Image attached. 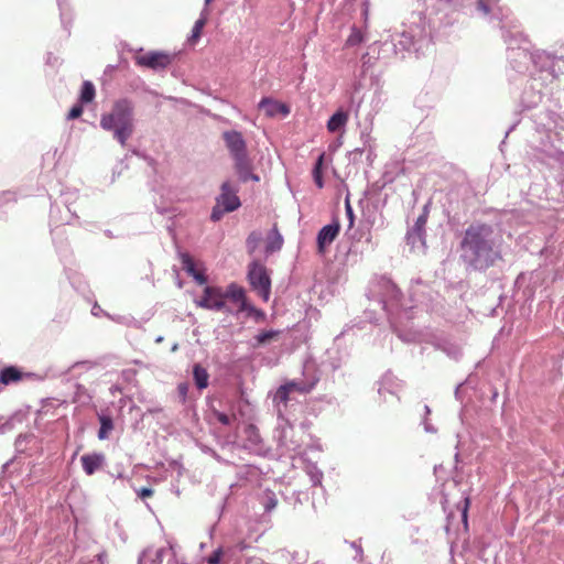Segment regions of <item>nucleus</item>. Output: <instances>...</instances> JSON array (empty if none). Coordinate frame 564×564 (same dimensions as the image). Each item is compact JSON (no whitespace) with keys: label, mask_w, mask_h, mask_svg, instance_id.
Segmentation results:
<instances>
[{"label":"nucleus","mask_w":564,"mask_h":564,"mask_svg":"<svg viewBox=\"0 0 564 564\" xmlns=\"http://www.w3.org/2000/svg\"><path fill=\"white\" fill-rule=\"evenodd\" d=\"M226 213H230V212L229 210H224L223 206H220V205H218L216 203L215 206L212 209V213H210V220L214 221V223H217V221H219L223 218V216Z\"/></svg>","instance_id":"obj_44"},{"label":"nucleus","mask_w":564,"mask_h":564,"mask_svg":"<svg viewBox=\"0 0 564 564\" xmlns=\"http://www.w3.org/2000/svg\"><path fill=\"white\" fill-rule=\"evenodd\" d=\"M106 456L104 453L94 452L85 454L80 457L82 466L86 475H94L105 464Z\"/></svg>","instance_id":"obj_22"},{"label":"nucleus","mask_w":564,"mask_h":564,"mask_svg":"<svg viewBox=\"0 0 564 564\" xmlns=\"http://www.w3.org/2000/svg\"><path fill=\"white\" fill-rule=\"evenodd\" d=\"M247 280L251 290L268 302L271 295V278L267 268L258 260H253L248 265Z\"/></svg>","instance_id":"obj_6"},{"label":"nucleus","mask_w":564,"mask_h":564,"mask_svg":"<svg viewBox=\"0 0 564 564\" xmlns=\"http://www.w3.org/2000/svg\"><path fill=\"white\" fill-rule=\"evenodd\" d=\"M362 15H364L365 22H367L368 15H369V0H365L362 2Z\"/></svg>","instance_id":"obj_57"},{"label":"nucleus","mask_w":564,"mask_h":564,"mask_svg":"<svg viewBox=\"0 0 564 564\" xmlns=\"http://www.w3.org/2000/svg\"><path fill=\"white\" fill-rule=\"evenodd\" d=\"M193 379L196 388L198 390H204L209 384V375L200 364H195L193 366Z\"/></svg>","instance_id":"obj_25"},{"label":"nucleus","mask_w":564,"mask_h":564,"mask_svg":"<svg viewBox=\"0 0 564 564\" xmlns=\"http://www.w3.org/2000/svg\"><path fill=\"white\" fill-rule=\"evenodd\" d=\"M133 102L128 98H121L115 101L110 112L101 115L100 118V127L111 131L122 147L133 133Z\"/></svg>","instance_id":"obj_2"},{"label":"nucleus","mask_w":564,"mask_h":564,"mask_svg":"<svg viewBox=\"0 0 564 564\" xmlns=\"http://www.w3.org/2000/svg\"><path fill=\"white\" fill-rule=\"evenodd\" d=\"M258 108L260 110H263L265 116L270 118L275 117L278 115L286 117L291 111L290 107L286 104L280 102L271 97H263L259 101Z\"/></svg>","instance_id":"obj_20"},{"label":"nucleus","mask_w":564,"mask_h":564,"mask_svg":"<svg viewBox=\"0 0 564 564\" xmlns=\"http://www.w3.org/2000/svg\"><path fill=\"white\" fill-rule=\"evenodd\" d=\"M207 17H206V9H204L200 13V17L196 20L194 23V26L192 29L191 35L188 36V42L194 43L196 42L200 34L204 25L206 24Z\"/></svg>","instance_id":"obj_33"},{"label":"nucleus","mask_w":564,"mask_h":564,"mask_svg":"<svg viewBox=\"0 0 564 564\" xmlns=\"http://www.w3.org/2000/svg\"><path fill=\"white\" fill-rule=\"evenodd\" d=\"M117 68V66L115 65H108L106 68H105V75H110L115 69Z\"/></svg>","instance_id":"obj_60"},{"label":"nucleus","mask_w":564,"mask_h":564,"mask_svg":"<svg viewBox=\"0 0 564 564\" xmlns=\"http://www.w3.org/2000/svg\"><path fill=\"white\" fill-rule=\"evenodd\" d=\"M213 415L218 420V422H220L223 425H230L231 423V419L229 417V415H227L226 413L224 412H220L218 410H213Z\"/></svg>","instance_id":"obj_51"},{"label":"nucleus","mask_w":564,"mask_h":564,"mask_svg":"<svg viewBox=\"0 0 564 564\" xmlns=\"http://www.w3.org/2000/svg\"><path fill=\"white\" fill-rule=\"evenodd\" d=\"M189 384L187 382H181L177 384V393L182 403H185L187 400Z\"/></svg>","instance_id":"obj_48"},{"label":"nucleus","mask_w":564,"mask_h":564,"mask_svg":"<svg viewBox=\"0 0 564 564\" xmlns=\"http://www.w3.org/2000/svg\"><path fill=\"white\" fill-rule=\"evenodd\" d=\"M260 502L263 506L265 512H271L276 507L278 499L272 490L267 489L263 491L260 498Z\"/></svg>","instance_id":"obj_36"},{"label":"nucleus","mask_w":564,"mask_h":564,"mask_svg":"<svg viewBox=\"0 0 564 564\" xmlns=\"http://www.w3.org/2000/svg\"><path fill=\"white\" fill-rule=\"evenodd\" d=\"M234 167L238 175V178L241 183H247L248 181L260 182V176L252 172V162L247 154L240 155L238 158H234Z\"/></svg>","instance_id":"obj_16"},{"label":"nucleus","mask_w":564,"mask_h":564,"mask_svg":"<svg viewBox=\"0 0 564 564\" xmlns=\"http://www.w3.org/2000/svg\"><path fill=\"white\" fill-rule=\"evenodd\" d=\"M458 252L467 271L486 272L502 260L501 237L491 224L473 221L462 235Z\"/></svg>","instance_id":"obj_1"},{"label":"nucleus","mask_w":564,"mask_h":564,"mask_svg":"<svg viewBox=\"0 0 564 564\" xmlns=\"http://www.w3.org/2000/svg\"><path fill=\"white\" fill-rule=\"evenodd\" d=\"M307 473H308L312 486L316 487L322 484L323 471L321 469H318L316 465L310 466Z\"/></svg>","instance_id":"obj_42"},{"label":"nucleus","mask_w":564,"mask_h":564,"mask_svg":"<svg viewBox=\"0 0 564 564\" xmlns=\"http://www.w3.org/2000/svg\"><path fill=\"white\" fill-rule=\"evenodd\" d=\"M405 240L412 249H426V230L412 226L408 229Z\"/></svg>","instance_id":"obj_23"},{"label":"nucleus","mask_w":564,"mask_h":564,"mask_svg":"<svg viewBox=\"0 0 564 564\" xmlns=\"http://www.w3.org/2000/svg\"><path fill=\"white\" fill-rule=\"evenodd\" d=\"M23 462L18 456L12 457L2 465L0 475V489L4 494H10L13 490L11 480L15 476H20L22 471Z\"/></svg>","instance_id":"obj_11"},{"label":"nucleus","mask_w":564,"mask_h":564,"mask_svg":"<svg viewBox=\"0 0 564 564\" xmlns=\"http://www.w3.org/2000/svg\"><path fill=\"white\" fill-rule=\"evenodd\" d=\"M308 492L303 490H293L290 496L285 497V500L293 507L296 508L297 506L303 505L305 501L308 500Z\"/></svg>","instance_id":"obj_37"},{"label":"nucleus","mask_w":564,"mask_h":564,"mask_svg":"<svg viewBox=\"0 0 564 564\" xmlns=\"http://www.w3.org/2000/svg\"><path fill=\"white\" fill-rule=\"evenodd\" d=\"M172 63V56L164 52L151 51L145 55L137 56L135 64L153 70L165 69Z\"/></svg>","instance_id":"obj_12"},{"label":"nucleus","mask_w":564,"mask_h":564,"mask_svg":"<svg viewBox=\"0 0 564 564\" xmlns=\"http://www.w3.org/2000/svg\"><path fill=\"white\" fill-rule=\"evenodd\" d=\"M542 98L543 94L535 87L534 80L529 79L520 97V106L522 110H531L542 101Z\"/></svg>","instance_id":"obj_18"},{"label":"nucleus","mask_w":564,"mask_h":564,"mask_svg":"<svg viewBox=\"0 0 564 564\" xmlns=\"http://www.w3.org/2000/svg\"><path fill=\"white\" fill-rule=\"evenodd\" d=\"M519 122H520V120H517L513 124H511V126L509 127V129H508V130H507V132H506V137H507V135H508L512 130H514V128L518 126V123H519Z\"/></svg>","instance_id":"obj_63"},{"label":"nucleus","mask_w":564,"mask_h":564,"mask_svg":"<svg viewBox=\"0 0 564 564\" xmlns=\"http://www.w3.org/2000/svg\"><path fill=\"white\" fill-rule=\"evenodd\" d=\"M96 96L95 86L91 82L85 80L82 85L79 101L80 104H89Z\"/></svg>","instance_id":"obj_32"},{"label":"nucleus","mask_w":564,"mask_h":564,"mask_svg":"<svg viewBox=\"0 0 564 564\" xmlns=\"http://www.w3.org/2000/svg\"><path fill=\"white\" fill-rule=\"evenodd\" d=\"M100 427L98 431V438L100 441L107 440L109 437V433L113 430V420L110 415L99 414L98 415Z\"/></svg>","instance_id":"obj_30"},{"label":"nucleus","mask_w":564,"mask_h":564,"mask_svg":"<svg viewBox=\"0 0 564 564\" xmlns=\"http://www.w3.org/2000/svg\"><path fill=\"white\" fill-rule=\"evenodd\" d=\"M429 214H430V205L429 204H425L422 208V213L420 215H424L426 217H429Z\"/></svg>","instance_id":"obj_61"},{"label":"nucleus","mask_w":564,"mask_h":564,"mask_svg":"<svg viewBox=\"0 0 564 564\" xmlns=\"http://www.w3.org/2000/svg\"><path fill=\"white\" fill-rule=\"evenodd\" d=\"M149 553L144 556V560H148L149 564H162L163 557L165 554V549L161 547L153 552L152 549H148Z\"/></svg>","instance_id":"obj_40"},{"label":"nucleus","mask_w":564,"mask_h":564,"mask_svg":"<svg viewBox=\"0 0 564 564\" xmlns=\"http://www.w3.org/2000/svg\"><path fill=\"white\" fill-rule=\"evenodd\" d=\"M540 154H543L544 156H546L547 164H544L545 166H547L550 169L554 167L551 164V161H553V162L557 163L558 167L562 171H564V151L563 150L555 148L552 152H546L545 150L542 149V151H540Z\"/></svg>","instance_id":"obj_29"},{"label":"nucleus","mask_w":564,"mask_h":564,"mask_svg":"<svg viewBox=\"0 0 564 564\" xmlns=\"http://www.w3.org/2000/svg\"><path fill=\"white\" fill-rule=\"evenodd\" d=\"M79 365H87L88 367H91L94 364L91 361H82V362H75L73 367L79 366Z\"/></svg>","instance_id":"obj_64"},{"label":"nucleus","mask_w":564,"mask_h":564,"mask_svg":"<svg viewBox=\"0 0 564 564\" xmlns=\"http://www.w3.org/2000/svg\"><path fill=\"white\" fill-rule=\"evenodd\" d=\"M362 41H364L362 32L360 31L359 28H357L356 25H352L350 29V34L348 35V37L346 40V46H349V47L357 46L360 43H362Z\"/></svg>","instance_id":"obj_38"},{"label":"nucleus","mask_w":564,"mask_h":564,"mask_svg":"<svg viewBox=\"0 0 564 564\" xmlns=\"http://www.w3.org/2000/svg\"><path fill=\"white\" fill-rule=\"evenodd\" d=\"M427 218L429 217H426L424 215H419L413 226H415L417 228L425 229V226H426V223H427Z\"/></svg>","instance_id":"obj_54"},{"label":"nucleus","mask_w":564,"mask_h":564,"mask_svg":"<svg viewBox=\"0 0 564 564\" xmlns=\"http://www.w3.org/2000/svg\"><path fill=\"white\" fill-rule=\"evenodd\" d=\"M375 292L379 296L382 308L389 315L391 323L401 318L402 314L408 319L412 318L410 312L413 307L406 308L402 306V292L390 278L386 275L379 276L375 282Z\"/></svg>","instance_id":"obj_3"},{"label":"nucleus","mask_w":564,"mask_h":564,"mask_svg":"<svg viewBox=\"0 0 564 564\" xmlns=\"http://www.w3.org/2000/svg\"><path fill=\"white\" fill-rule=\"evenodd\" d=\"M282 246H283V237L279 232L276 227H274L269 234L268 242L265 246V251H267V253H272V252L280 250L282 248Z\"/></svg>","instance_id":"obj_28"},{"label":"nucleus","mask_w":564,"mask_h":564,"mask_svg":"<svg viewBox=\"0 0 564 564\" xmlns=\"http://www.w3.org/2000/svg\"><path fill=\"white\" fill-rule=\"evenodd\" d=\"M23 462L18 456L12 457L2 465L0 475V489L4 494H10L13 490L11 480L15 476H20L22 471Z\"/></svg>","instance_id":"obj_10"},{"label":"nucleus","mask_w":564,"mask_h":564,"mask_svg":"<svg viewBox=\"0 0 564 564\" xmlns=\"http://www.w3.org/2000/svg\"><path fill=\"white\" fill-rule=\"evenodd\" d=\"M345 212L349 223L348 227L351 228L354 226L355 215L348 197L345 199Z\"/></svg>","instance_id":"obj_49"},{"label":"nucleus","mask_w":564,"mask_h":564,"mask_svg":"<svg viewBox=\"0 0 564 564\" xmlns=\"http://www.w3.org/2000/svg\"><path fill=\"white\" fill-rule=\"evenodd\" d=\"M33 377H36V375L33 372H22L15 366H7L0 370V383L3 386H9L11 383L19 382L24 378Z\"/></svg>","instance_id":"obj_21"},{"label":"nucleus","mask_w":564,"mask_h":564,"mask_svg":"<svg viewBox=\"0 0 564 564\" xmlns=\"http://www.w3.org/2000/svg\"><path fill=\"white\" fill-rule=\"evenodd\" d=\"M293 392L307 394L311 392L310 386H306L302 379H293L286 381L278 388L273 397V402L275 403L278 412L281 416H283V413L289 414V412L296 413L297 411H303V404L295 401V399L292 397Z\"/></svg>","instance_id":"obj_4"},{"label":"nucleus","mask_w":564,"mask_h":564,"mask_svg":"<svg viewBox=\"0 0 564 564\" xmlns=\"http://www.w3.org/2000/svg\"><path fill=\"white\" fill-rule=\"evenodd\" d=\"M153 492V489L150 487H142L140 490L137 491L138 496L142 499L151 497Z\"/></svg>","instance_id":"obj_53"},{"label":"nucleus","mask_w":564,"mask_h":564,"mask_svg":"<svg viewBox=\"0 0 564 564\" xmlns=\"http://www.w3.org/2000/svg\"><path fill=\"white\" fill-rule=\"evenodd\" d=\"M339 230L340 225L337 219L319 229L316 237L318 254H325L327 247L336 239Z\"/></svg>","instance_id":"obj_15"},{"label":"nucleus","mask_w":564,"mask_h":564,"mask_svg":"<svg viewBox=\"0 0 564 564\" xmlns=\"http://www.w3.org/2000/svg\"><path fill=\"white\" fill-rule=\"evenodd\" d=\"M196 304L203 308L212 311H226L227 313H232L224 301L221 289L217 286H206L202 299L197 301Z\"/></svg>","instance_id":"obj_8"},{"label":"nucleus","mask_w":564,"mask_h":564,"mask_svg":"<svg viewBox=\"0 0 564 564\" xmlns=\"http://www.w3.org/2000/svg\"><path fill=\"white\" fill-rule=\"evenodd\" d=\"M513 40L514 36L509 33L505 36V41L508 43V61L516 73L524 74L533 63V55L527 47L512 46Z\"/></svg>","instance_id":"obj_7"},{"label":"nucleus","mask_w":564,"mask_h":564,"mask_svg":"<svg viewBox=\"0 0 564 564\" xmlns=\"http://www.w3.org/2000/svg\"><path fill=\"white\" fill-rule=\"evenodd\" d=\"M465 384V382H460L456 386V389L454 391V394H455V398L456 400L458 401H463V397H462V388L463 386Z\"/></svg>","instance_id":"obj_56"},{"label":"nucleus","mask_w":564,"mask_h":564,"mask_svg":"<svg viewBox=\"0 0 564 564\" xmlns=\"http://www.w3.org/2000/svg\"><path fill=\"white\" fill-rule=\"evenodd\" d=\"M239 187L232 185L230 181H225L220 185V193L216 197V203L223 206L224 210L235 212L241 206V200L237 195Z\"/></svg>","instance_id":"obj_9"},{"label":"nucleus","mask_w":564,"mask_h":564,"mask_svg":"<svg viewBox=\"0 0 564 564\" xmlns=\"http://www.w3.org/2000/svg\"><path fill=\"white\" fill-rule=\"evenodd\" d=\"M279 419L284 422V425H281V429L275 436L279 449L283 455L299 453L301 448V442L294 437V427L299 421L296 413H283V416L279 414Z\"/></svg>","instance_id":"obj_5"},{"label":"nucleus","mask_w":564,"mask_h":564,"mask_svg":"<svg viewBox=\"0 0 564 564\" xmlns=\"http://www.w3.org/2000/svg\"><path fill=\"white\" fill-rule=\"evenodd\" d=\"M239 312H247L249 316H252L256 322H263L267 317L265 313L253 306L252 304H249L248 302H242L241 305H239Z\"/></svg>","instance_id":"obj_35"},{"label":"nucleus","mask_w":564,"mask_h":564,"mask_svg":"<svg viewBox=\"0 0 564 564\" xmlns=\"http://www.w3.org/2000/svg\"><path fill=\"white\" fill-rule=\"evenodd\" d=\"M223 556V549L218 547L208 556L207 563L208 564H220V560Z\"/></svg>","instance_id":"obj_50"},{"label":"nucleus","mask_w":564,"mask_h":564,"mask_svg":"<svg viewBox=\"0 0 564 564\" xmlns=\"http://www.w3.org/2000/svg\"><path fill=\"white\" fill-rule=\"evenodd\" d=\"M280 333L281 332L276 330V329L263 330L253 337V341L251 343V346L253 348H258L261 345H264V344L269 343L270 340L276 338L280 335Z\"/></svg>","instance_id":"obj_31"},{"label":"nucleus","mask_w":564,"mask_h":564,"mask_svg":"<svg viewBox=\"0 0 564 564\" xmlns=\"http://www.w3.org/2000/svg\"><path fill=\"white\" fill-rule=\"evenodd\" d=\"M391 46L397 56L405 58L412 54L417 57V48H415V42L411 34L403 32L391 41Z\"/></svg>","instance_id":"obj_14"},{"label":"nucleus","mask_w":564,"mask_h":564,"mask_svg":"<svg viewBox=\"0 0 564 564\" xmlns=\"http://www.w3.org/2000/svg\"><path fill=\"white\" fill-rule=\"evenodd\" d=\"M361 138L364 140V147L362 148H356V149H354L352 151L349 152L350 160H352V161H356L357 158L360 156L365 152L367 145L369 147V149H368L369 155L372 154V152H373L371 145L369 144L370 135L366 134V133H362Z\"/></svg>","instance_id":"obj_39"},{"label":"nucleus","mask_w":564,"mask_h":564,"mask_svg":"<svg viewBox=\"0 0 564 564\" xmlns=\"http://www.w3.org/2000/svg\"><path fill=\"white\" fill-rule=\"evenodd\" d=\"M324 156H325L324 153L318 155V158H317V160H316V162L314 164L313 171H312L314 183L316 184V186L318 188H323L324 187V180H323Z\"/></svg>","instance_id":"obj_34"},{"label":"nucleus","mask_w":564,"mask_h":564,"mask_svg":"<svg viewBox=\"0 0 564 564\" xmlns=\"http://www.w3.org/2000/svg\"><path fill=\"white\" fill-rule=\"evenodd\" d=\"M149 553V550H143L138 557V564H144V556H147Z\"/></svg>","instance_id":"obj_59"},{"label":"nucleus","mask_w":564,"mask_h":564,"mask_svg":"<svg viewBox=\"0 0 564 564\" xmlns=\"http://www.w3.org/2000/svg\"><path fill=\"white\" fill-rule=\"evenodd\" d=\"M178 259L182 262L183 270L192 276L195 282L199 285H204L208 282V278L205 270H198L192 256L186 251H177Z\"/></svg>","instance_id":"obj_19"},{"label":"nucleus","mask_w":564,"mask_h":564,"mask_svg":"<svg viewBox=\"0 0 564 564\" xmlns=\"http://www.w3.org/2000/svg\"><path fill=\"white\" fill-rule=\"evenodd\" d=\"M261 240V236L257 232H251L247 238V247L249 249V252H253Z\"/></svg>","instance_id":"obj_45"},{"label":"nucleus","mask_w":564,"mask_h":564,"mask_svg":"<svg viewBox=\"0 0 564 564\" xmlns=\"http://www.w3.org/2000/svg\"><path fill=\"white\" fill-rule=\"evenodd\" d=\"M423 426L426 433H436V429L427 421V417L423 420Z\"/></svg>","instance_id":"obj_55"},{"label":"nucleus","mask_w":564,"mask_h":564,"mask_svg":"<svg viewBox=\"0 0 564 564\" xmlns=\"http://www.w3.org/2000/svg\"><path fill=\"white\" fill-rule=\"evenodd\" d=\"M535 132H536V137H538V135H542V134H544L546 132H550V131L545 130L543 124H536Z\"/></svg>","instance_id":"obj_58"},{"label":"nucleus","mask_w":564,"mask_h":564,"mask_svg":"<svg viewBox=\"0 0 564 564\" xmlns=\"http://www.w3.org/2000/svg\"><path fill=\"white\" fill-rule=\"evenodd\" d=\"M223 294L224 297H228L232 302L239 303L240 305L242 302H247L245 289L234 282L227 286L226 292H223Z\"/></svg>","instance_id":"obj_27"},{"label":"nucleus","mask_w":564,"mask_h":564,"mask_svg":"<svg viewBox=\"0 0 564 564\" xmlns=\"http://www.w3.org/2000/svg\"><path fill=\"white\" fill-rule=\"evenodd\" d=\"M531 160L534 162H539L541 164H547L546 156L540 154V151L545 150L546 152H552L555 148L551 140L550 132H546L542 135H538L535 140L532 141L531 144Z\"/></svg>","instance_id":"obj_17"},{"label":"nucleus","mask_w":564,"mask_h":564,"mask_svg":"<svg viewBox=\"0 0 564 564\" xmlns=\"http://www.w3.org/2000/svg\"><path fill=\"white\" fill-rule=\"evenodd\" d=\"M83 104L77 102L68 111L67 116H66V119L67 120H74V119H77L82 116L83 113Z\"/></svg>","instance_id":"obj_46"},{"label":"nucleus","mask_w":564,"mask_h":564,"mask_svg":"<svg viewBox=\"0 0 564 564\" xmlns=\"http://www.w3.org/2000/svg\"><path fill=\"white\" fill-rule=\"evenodd\" d=\"M348 113L341 109L337 110L327 121L329 132H337L346 126Z\"/></svg>","instance_id":"obj_26"},{"label":"nucleus","mask_w":564,"mask_h":564,"mask_svg":"<svg viewBox=\"0 0 564 564\" xmlns=\"http://www.w3.org/2000/svg\"><path fill=\"white\" fill-rule=\"evenodd\" d=\"M223 140L225 145L231 156L238 158L240 155L247 154V142L241 132L237 130H227L223 132Z\"/></svg>","instance_id":"obj_13"},{"label":"nucleus","mask_w":564,"mask_h":564,"mask_svg":"<svg viewBox=\"0 0 564 564\" xmlns=\"http://www.w3.org/2000/svg\"><path fill=\"white\" fill-rule=\"evenodd\" d=\"M497 0H477V10L484 14H489Z\"/></svg>","instance_id":"obj_43"},{"label":"nucleus","mask_w":564,"mask_h":564,"mask_svg":"<svg viewBox=\"0 0 564 564\" xmlns=\"http://www.w3.org/2000/svg\"><path fill=\"white\" fill-rule=\"evenodd\" d=\"M299 425L301 426L302 430H307L310 427L311 423L308 421L304 420V421H301L299 423Z\"/></svg>","instance_id":"obj_62"},{"label":"nucleus","mask_w":564,"mask_h":564,"mask_svg":"<svg viewBox=\"0 0 564 564\" xmlns=\"http://www.w3.org/2000/svg\"><path fill=\"white\" fill-rule=\"evenodd\" d=\"M70 224L69 220H65V223L61 224V225H56L54 229H52V235H53V240L56 245L57 248H62L63 247V237L65 235V229H64V225H68Z\"/></svg>","instance_id":"obj_41"},{"label":"nucleus","mask_w":564,"mask_h":564,"mask_svg":"<svg viewBox=\"0 0 564 564\" xmlns=\"http://www.w3.org/2000/svg\"><path fill=\"white\" fill-rule=\"evenodd\" d=\"M301 379L302 381H304L306 386H310V391H312L316 387V384L321 380V373L314 361L304 362Z\"/></svg>","instance_id":"obj_24"},{"label":"nucleus","mask_w":564,"mask_h":564,"mask_svg":"<svg viewBox=\"0 0 564 564\" xmlns=\"http://www.w3.org/2000/svg\"><path fill=\"white\" fill-rule=\"evenodd\" d=\"M350 546L356 552V555H355L354 558L359 561V562H361L362 557H364V550H362L361 545L358 542L354 541V542L350 543Z\"/></svg>","instance_id":"obj_52"},{"label":"nucleus","mask_w":564,"mask_h":564,"mask_svg":"<svg viewBox=\"0 0 564 564\" xmlns=\"http://www.w3.org/2000/svg\"><path fill=\"white\" fill-rule=\"evenodd\" d=\"M13 429V419L0 416V434H4Z\"/></svg>","instance_id":"obj_47"}]
</instances>
